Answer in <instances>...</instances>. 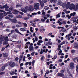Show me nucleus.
<instances>
[{
    "label": "nucleus",
    "mask_w": 78,
    "mask_h": 78,
    "mask_svg": "<svg viewBox=\"0 0 78 78\" xmlns=\"http://www.w3.org/2000/svg\"><path fill=\"white\" fill-rule=\"evenodd\" d=\"M12 37L13 38H14V39H17V38L16 37V36L15 35L13 36H12Z\"/></svg>",
    "instance_id": "obj_59"
},
{
    "label": "nucleus",
    "mask_w": 78,
    "mask_h": 78,
    "mask_svg": "<svg viewBox=\"0 0 78 78\" xmlns=\"http://www.w3.org/2000/svg\"><path fill=\"white\" fill-rule=\"evenodd\" d=\"M74 47L76 48H78V44H77L76 45L74 46Z\"/></svg>",
    "instance_id": "obj_56"
},
{
    "label": "nucleus",
    "mask_w": 78,
    "mask_h": 78,
    "mask_svg": "<svg viewBox=\"0 0 78 78\" xmlns=\"http://www.w3.org/2000/svg\"><path fill=\"white\" fill-rule=\"evenodd\" d=\"M30 30L31 32L32 33H33V27H31L30 28Z\"/></svg>",
    "instance_id": "obj_45"
},
{
    "label": "nucleus",
    "mask_w": 78,
    "mask_h": 78,
    "mask_svg": "<svg viewBox=\"0 0 78 78\" xmlns=\"http://www.w3.org/2000/svg\"><path fill=\"white\" fill-rule=\"evenodd\" d=\"M20 30L21 31H23V32H24V31H26V29L23 28H21L20 29Z\"/></svg>",
    "instance_id": "obj_20"
},
{
    "label": "nucleus",
    "mask_w": 78,
    "mask_h": 78,
    "mask_svg": "<svg viewBox=\"0 0 78 78\" xmlns=\"http://www.w3.org/2000/svg\"><path fill=\"white\" fill-rule=\"evenodd\" d=\"M70 2H68L66 5V9H68V8H70Z\"/></svg>",
    "instance_id": "obj_6"
},
{
    "label": "nucleus",
    "mask_w": 78,
    "mask_h": 78,
    "mask_svg": "<svg viewBox=\"0 0 78 78\" xmlns=\"http://www.w3.org/2000/svg\"><path fill=\"white\" fill-rule=\"evenodd\" d=\"M45 16H46L48 18L50 16V15L49 14H48L47 15H45Z\"/></svg>",
    "instance_id": "obj_55"
},
{
    "label": "nucleus",
    "mask_w": 78,
    "mask_h": 78,
    "mask_svg": "<svg viewBox=\"0 0 78 78\" xmlns=\"http://www.w3.org/2000/svg\"><path fill=\"white\" fill-rule=\"evenodd\" d=\"M7 13L6 12H4L3 13V15H4V16H7Z\"/></svg>",
    "instance_id": "obj_46"
},
{
    "label": "nucleus",
    "mask_w": 78,
    "mask_h": 78,
    "mask_svg": "<svg viewBox=\"0 0 78 78\" xmlns=\"http://www.w3.org/2000/svg\"><path fill=\"white\" fill-rule=\"evenodd\" d=\"M58 29H60V28H62V29L61 30V31H60V32H61V31H63V30H64V28L63 27H58Z\"/></svg>",
    "instance_id": "obj_26"
},
{
    "label": "nucleus",
    "mask_w": 78,
    "mask_h": 78,
    "mask_svg": "<svg viewBox=\"0 0 78 78\" xmlns=\"http://www.w3.org/2000/svg\"><path fill=\"white\" fill-rule=\"evenodd\" d=\"M4 40L5 41H8L9 40H8V37L6 36L5 37H4Z\"/></svg>",
    "instance_id": "obj_21"
},
{
    "label": "nucleus",
    "mask_w": 78,
    "mask_h": 78,
    "mask_svg": "<svg viewBox=\"0 0 78 78\" xmlns=\"http://www.w3.org/2000/svg\"><path fill=\"white\" fill-rule=\"evenodd\" d=\"M3 55L4 57H8V54L7 53H3Z\"/></svg>",
    "instance_id": "obj_22"
},
{
    "label": "nucleus",
    "mask_w": 78,
    "mask_h": 78,
    "mask_svg": "<svg viewBox=\"0 0 78 78\" xmlns=\"http://www.w3.org/2000/svg\"><path fill=\"white\" fill-rule=\"evenodd\" d=\"M56 58H57V56L56 55V56H54V57L52 58V59H53V60L55 61V59H56Z\"/></svg>",
    "instance_id": "obj_35"
},
{
    "label": "nucleus",
    "mask_w": 78,
    "mask_h": 78,
    "mask_svg": "<svg viewBox=\"0 0 78 78\" xmlns=\"http://www.w3.org/2000/svg\"><path fill=\"white\" fill-rule=\"evenodd\" d=\"M9 64L10 67H14L15 66V63L14 62H10Z\"/></svg>",
    "instance_id": "obj_9"
},
{
    "label": "nucleus",
    "mask_w": 78,
    "mask_h": 78,
    "mask_svg": "<svg viewBox=\"0 0 78 78\" xmlns=\"http://www.w3.org/2000/svg\"><path fill=\"white\" fill-rule=\"evenodd\" d=\"M66 22H67L66 21H64L62 22V24H63V25L66 24Z\"/></svg>",
    "instance_id": "obj_42"
},
{
    "label": "nucleus",
    "mask_w": 78,
    "mask_h": 78,
    "mask_svg": "<svg viewBox=\"0 0 78 78\" xmlns=\"http://www.w3.org/2000/svg\"><path fill=\"white\" fill-rule=\"evenodd\" d=\"M3 13H0V19H2L3 18Z\"/></svg>",
    "instance_id": "obj_18"
},
{
    "label": "nucleus",
    "mask_w": 78,
    "mask_h": 78,
    "mask_svg": "<svg viewBox=\"0 0 78 78\" xmlns=\"http://www.w3.org/2000/svg\"><path fill=\"white\" fill-rule=\"evenodd\" d=\"M12 42H16L15 44H20L21 43V41H12Z\"/></svg>",
    "instance_id": "obj_15"
},
{
    "label": "nucleus",
    "mask_w": 78,
    "mask_h": 78,
    "mask_svg": "<svg viewBox=\"0 0 78 78\" xmlns=\"http://www.w3.org/2000/svg\"><path fill=\"white\" fill-rule=\"evenodd\" d=\"M16 18H22V17L20 16V15H17L16 16Z\"/></svg>",
    "instance_id": "obj_37"
},
{
    "label": "nucleus",
    "mask_w": 78,
    "mask_h": 78,
    "mask_svg": "<svg viewBox=\"0 0 78 78\" xmlns=\"http://www.w3.org/2000/svg\"><path fill=\"white\" fill-rule=\"evenodd\" d=\"M57 2V0H51L50 2L51 3H56Z\"/></svg>",
    "instance_id": "obj_19"
},
{
    "label": "nucleus",
    "mask_w": 78,
    "mask_h": 78,
    "mask_svg": "<svg viewBox=\"0 0 78 78\" xmlns=\"http://www.w3.org/2000/svg\"><path fill=\"white\" fill-rule=\"evenodd\" d=\"M60 15H61V13H58L57 15H56V19H57V18H59V17H61V16H60Z\"/></svg>",
    "instance_id": "obj_25"
},
{
    "label": "nucleus",
    "mask_w": 78,
    "mask_h": 78,
    "mask_svg": "<svg viewBox=\"0 0 78 78\" xmlns=\"http://www.w3.org/2000/svg\"><path fill=\"white\" fill-rule=\"evenodd\" d=\"M32 16H34V15H37V13H32Z\"/></svg>",
    "instance_id": "obj_62"
},
{
    "label": "nucleus",
    "mask_w": 78,
    "mask_h": 78,
    "mask_svg": "<svg viewBox=\"0 0 78 78\" xmlns=\"http://www.w3.org/2000/svg\"><path fill=\"white\" fill-rule=\"evenodd\" d=\"M9 74L11 75H17V73L13 71H11L9 73Z\"/></svg>",
    "instance_id": "obj_11"
},
{
    "label": "nucleus",
    "mask_w": 78,
    "mask_h": 78,
    "mask_svg": "<svg viewBox=\"0 0 78 78\" xmlns=\"http://www.w3.org/2000/svg\"><path fill=\"white\" fill-rule=\"evenodd\" d=\"M22 58H23V55H21L20 58V60H19L20 62V61H21V60L22 59Z\"/></svg>",
    "instance_id": "obj_30"
},
{
    "label": "nucleus",
    "mask_w": 78,
    "mask_h": 78,
    "mask_svg": "<svg viewBox=\"0 0 78 78\" xmlns=\"http://www.w3.org/2000/svg\"><path fill=\"white\" fill-rule=\"evenodd\" d=\"M76 70L77 72H78V65H77L76 67Z\"/></svg>",
    "instance_id": "obj_64"
},
{
    "label": "nucleus",
    "mask_w": 78,
    "mask_h": 78,
    "mask_svg": "<svg viewBox=\"0 0 78 78\" xmlns=\"http://www.w3.org/2000/svg\"><path fill=\"white\" fill-rule=\"evenodd\" d=\"M15 61H18L19 60V58L17 57H16L15 58Z\"/></svg>",
    "instance_id": "obj_63"
},
{
    "label": "nucleus",
    "mask_w": 78,
    "mask_h": 78,
    "mask_svg": "<svg viewBox=\"0 0 78 78\" xmlns=\"http://www.w3.org/2000/svg\"><path fill=\"white\" fill-rule=\"evenodd\" d=\"M34 9L37 10L39 9V6H40V4L39 3H35L34 4Z\"/></svg>",
    "instance_id": "obj_2"
},
{
    "label": "nucleus",
    "mask_w": 78,
    "mask_h": 78,
    "mask_svg": "<svg viewBox=\"0 0 78 78\" xmlns=\"http://www.w3.org/2000/svg\"><path fill=\"white\" fill-rule=\"evenodd\" d=\"M8 66V64H7V65H6L2 66L1 68V69H0V71H3L4 70H5V67H7V66Z\"/></svg>",
    "instance_id": "obj_5"
},
{
    "label": "nucleus",
    "mask_w": 78,
    "mask_h": 78,
    "mask_svg": "<svg viewBox=\"0 0 78 78\" xmlns=\"http://www.w3.org/2000/svg\"><path fill=\"white\" fill-rule=\"evenodd\" d=\"M19 12V11L16 10H14V12H13L12 13L13 14H18V13Z\"/></svg>",
    "instance_id": "obj_12"
},
{
    "label": "nucleus",
    "mask_w": 78,
    "mask_h": 78,
    "mask_svg": "<svg viewBox=\"0 0 78 78\" xmlns=\"http://www.w3.org/2000/svg\"><path fill=\"white\" fill-rule=\"evenodd\" d=\"M44 57L43 56L41 58V61H44Z\"/></svg>",
    "instance_id": "obj_47"
},
{
    "label": "nucleus",
    "mask_w": 78,
    "mask_h": 78,
    "mask_svg": "<svg viewBox=\"0 0 78 78\" xmlns=\"http://www.w3.org/2000/svg\"><path fill=\"white\" fill-rule=\"evenodd\" d=\"M0 41H4V36L1 35L0 37Z\"/></svg>",
    "instance_id": "obj_14"
},
{
    "label": "nucleus",
    "mask_w": 78,
    "mask_h": 78,
    "mask_svg": "<svg viewBox=\"0 0 78 78\" xmlns=\"http://www.w3.org/2000/svg\"><path fill=\"white\" fill-rule=\"evenodd\" d=\"M2 8H3H3H9V6L8 5L6 4L5 5L3 6H2Z\"/></svg>",
    "instance_id": "obj_17"
},
{
    "label": "nucleus",
    "mask_w": 78,
    "mask_h": 78,
    "mask_svg": "<svg viewBox=\"0 0 78 78\" xmlns=\"http://www.w3.org/2000/svg\"><path fill=\"white\" fill-rule=\"evenodd\" d=\"M9 11H9V12H11V11H13V7H10L9 9Z\"/></svg>",
    "instance_id": "obj_27"
},
{
    "label": "nucleus",
    "mask_w": 78,
    "mask_h": 78,
    "mask_svg": "<svg viewBox=\"0 0 78 78\" xmlns=\"http://www.w3.org/2000/svg\"><path fill=\"white\" fill-rule=\"evenodd\" d=\"M35 23H33L31 24V25L32 26H33V27H36V25H35Z\"/></svg>",
    "instance_id": "obj_40"
},
{
    "label": "nucleus",
    "mask_w": 78,
    "mask_h": 78,
    "mask_svg": "<svg viewBox=\"0 0 78 78\" xmlns=\"http://www.w3.org/2000/svg\"><path fill=\"white\" fill-rule=\"evenodd\" d=\"M22 6V5H21L17 4L16 5V8H19L20 7H21Z\"/></svg>",
    "instance_id": "obj_32"
},
{
    "label": "nucleus",
    "mask_w": 78,
    "mask_h": 78,
    "mask_svg": "<svg viewBox=\"0 0 78 78\" xmlns=\"http://www.w3.org/2000/svg\"><path fill=\"white\" fill-rule=\"evenodd\" d=\"M5 11H8L9 12V11H10L8 8H5Z\"/></svg>",
    "instance_id": "obj_44"
},
{
    "label": "nucleus",
    "mask_w": 78,
    "mask_h": 78,
    "mask_svg": "<svg viewBox=\"0 0 78 78\" xmlns=\"http://www.w3.org/2000/svg\"><path fill=\"white\" fill-rule=\"evenodd\" d=\"M73 29L74 30V31H76L77 30L78 28L76 26H74L73 27Z\"/></svg>",
    "instance_id": "obj_24"
},
{
    "label": "nucleus",
    "mask_w": 78,
    "mask_h": 78,
    "mask_svg": "<svg viewBox=\"0 0 78 78\" xmlns=\"http://www.w3.org/2000/svg\"><path fill=\"white\" fill-rule=\"evenodd\" d=\"M58 76L62 77V76H64V74L62 73H59L58 74Z\"/></svg>",
    "instance_id": "obj_13"
},
{
    "label": "nucleus",
    "mask_w": 78,
    "mask_h": 78,
    "mask_svg": "<svg viewBox=\"0 0 78 78\" xmlns=\"http://www.w3.org/2000/svg\"><path fill=\"white\" fill-rule=\"evenodd\" d=\"M12 78H17V76H12Z\"/></svg>",
    "instance_id": "obj_60"
},
{
    "label": "nucleus",
    "mask_w": 78,
    "mask_h": 78,
    "mask_svg": "<svg viewBox=\"0 0 78 78\" xmlns=\"http://www.w3.org/2000/svg\"><path fill=\"white\" fill-rule=\"evenodd\" d=\"M70 66L71 69H73L74 67V63L72 62L70 63Z\"/></svg>",
    "instance_id": "obj_10"
},
{
    "label": "nucleus",
    "mask_w": 78,
    "mask_h": 78,
    "mask_svg": "<svg viewBox=\"0 0 78 78\" xmlns=\"http://www.w3.org/2000/svg\"><path fill=\"white\" fill-rule=\"evenodd\" d=\"M41 21L43 22H44L45 21V20L44 19H42L41 20Z\"/></svg>",
    "instance_id": "obj_61"
},
{
    "label": "nucleus",
    "mask_w": 78,
    "mask_h": 78,
    "mask_svg": "<svg viewBox=\"0 0 78 78\" xmlns=\"http://www.w3.org/2000/svg\"><path fill=\"white\" fill-rule=\"evenodd\" d=\"M20 10L22 12H23L24 13H26L28 11H33V7L32 6L30 5L29 7H25V9L23 8H22Z\"/></svg>",
    "instance_id": "obj_1"
},
{
    "label": "nucleus",
    "mask_w": 78,
    "mask_h": 78,
    "mask_svg": "<svg viewBox=\"0 0 78 78\" xmlns=\"http://www.w3.org/2000/svg\"><path fill=\"white\" fill-rule=\"evenodd\" d=\"M42 12H43L42 13V14L43 15H45V10H43L42 11Z\"/></svg>",
    "instance_id": "obj_38"
},
{
    "label": "nucleus",
    "mask_w": 78,
    "mask_h": 78,
    "mask_svg": "<svg viewBox=\"0 0 78 78\" xmlns=\"http://www.w3.org/2000/svg\"><path fill=\"white\" fill-rule=\"evenodd\" d=\"M67 17H68V19H70L71 18V16L69 15H67L66 16Z\"/></svg>",
    "instance_id": "obj_39"
},
{
    "label": "nucleus",
    "mask_w": 78,
    "mask_h": 78,
    "mask_svg": "<svg viewBox=\"0 0 78 78\" xmlns=\"http://www.w3.org/2000/svg\"><path fill=\"white\" fill-rule=\"evenodd\" d=\"M49 69H53V64H50L49 66Z\"/></svg>",
    "instance_id": "obj_36"
},
{
    "label": "nucleus",
    "mask_w": 78,
    "mask_h": 78,
    "mask_svg": "<svg viewBox=\"0 0 78 78\" xmlns=\"http://www.w3.org/2000/svg\"><path fill=\"white\" fill-rule=\"evenodd\" d=\"M5 72H1L0 73V75H3V74H5Z\"/></svg>",
    "instance_id": "obj_52"
},
{
    "label": "nucleus",
    "mask_w": 78,
    "mask_h": 78,
    "mask_svg": "<svg viewBox=\"0 0 78 78\" xmlns=\"http://www.w3.org/2000/svg\"><path fill=\"white\" fill-rule=\"evenodd\" d=\"M75 5L73 4H71L70 5V6L69 7V9H71L72 10V9H75Z\"/></svg>",
    "instance_id": "obj_4"
},
{
    "label": "nucleus",
    "mask_w": 78,
    "mask_h": 78,
    "mask_svg": "<svg viewBox=\"0 0 78 78\" xmlns=\"http://www.w3.org/2000/svg\"><path fill=\"white\" fill-rule=\"evenodd\" d=\"M39 2H40L41 7V8H43V7H44V4L43 3V2L41 0H39Z\"/></svg>",
    "instance_id": "obj_8"
},
{
    "label": "nucleus",
    "mask_w": 78,
    "mask_h": 78,
    "mask_svg": "<svg viewBox=\"0 0 78 78\" xmlns=\"http://www.w3.org/2000/svg\"><path fill=\"white\" fill-rule=\"evenodd\" d=\"M76 14V12H73V13H71L70 14V16H75V15Z\"/></svg>",
    "instance_id": "obj_31"
},
{
    "label": "nucleus",
    "mask_w": 78,
    "mask_h": 78,
    "mask_svg": "<svg viewBox=\"0 0 78 78\" xmlns=\"http://www.w3.org/2000/svg\"><path fill=\"white\" fill-rule=\"evenodd\" d=\"M38 42H39V43H42V42H43V41L42 40H39L38 41Z\"/></svg>",
    "instance_id": "obj_50"
},
{
    "label": "nucleus",
    "mask_w": 78,
    "mask_h": 78,
    "mask_svg": "<svg viewBox=\"0 0 78 78\" xmlns=\"http://www.w3.org/2000/svg\"><path fill=\"white\" fill-rule=\"evenodd\" d=\"M35 63V60H33L32 63V66H33V65Z\"/></svg>",
    "instance_id": "obj_41"
},
{
    "label": "nucleus",
    "mask_w": 78,
    "mask_h": 78,
    "mask_svg": "<svg viewBox=\"0 0 78 78\" xmlns=\"http://www.w3.org/2000/svg\"><path fill=\"white\" fill-rule=\"evenodd\" d=\"M75 51L74 50H71V52L72 53H75Z\"/></svg>",
    "instance_id": "obj_58"
},
{
    "label": "nucleus",
    "mask_w": 78,
    "mask_h": 78,
    "mask_svg": "<svg viewBox=\"0 0 78 78\" xmlns=\"http://www.w3.org/2000/svg\"><path fill=\"white\" fill-rule=\"evenodd\" d=\"M5 19H9L11 22H12V23H17V20H14L13 19H11L10 17H9L8 16H6L5 17Z\"/></svg>",
    "instance_id": "obj_3"
},
{
    "label": "nucleus",
    "mask_w": 78,
    "mask_h": 78,
    "mask_svg": "<svg viewBox=\"0 0 78 78\" xmlns=\"http://www.w3.org/2000/svg\"><path fill=\"white\" fill-rule=\"evenodd\" d=\"M8 44V41H5L3 42V45H7Z\"/></svg>",
    "instance_id": "obj_29"
},
{
    "label": "nucleus",
    "mask_w": 78,
    "mask_h": 78,
    "mask_svg": "<svg viewBox=\"0 0 78 78\" xmlns=\"http://www.w3.org/2000/svg\"><path fill=\"white\" fill-rule=\"evenodd\" d=\"M44 9H45V10H48L49 9V7L47 6H45L44 7Z\"/></svg>",
    "instance_id": "obj_33"
},
{
    "label": "nucleus",
    "mask_w": 78,
    "mask_h": 78,
    "mask_svg": "<svg viewBox=\"0 0 78 78\" xmlns=\"http://www.w3.org/2000/svg\"><path fill=\"white\" fill-rule=\"evenodd\" d=\"M25 2L26 3L29 2L30 3H32L33 2V0H25Z\"/></svg>",
    "instance_id": "obj_16"
},
{
    "label": "nucleus",
    "mask_w": 78,
    "mask_h": 78,
    "mask_svg": "<svg viewBox=\"0 0 78 78\" xmlns=\"http://www.w3.org/2000/svg\"><path fill=\"white\" fill-rule=\"evenodd\" d=\"M25 46L26 47H25V48H28V47L29 46V44H26L25 45Z\"/></svg>",
    "instance_id": "obj_51"
},
{
    "label": "nucleus",
    "mask_w": 78,
    "mask_h": 78,
    "mask_svg": "<svg viewBox=\"0 0 78 78\" xmlns=\"http://www.w3.org/2000/svg\"><path fill=\"white\" fill-rule=\"evenodd\" d=\"M34 53H35V52H34L32 53H31V56H33L34 55Z\"/></svg>",
    "instance_id": "obj_48"
},
{
    "label": "nucleus",
    "mask_w": 78,
    "mask_h": 78,
    "mask_svg": "<svg viewBox=\"0 0 78 78\" xmlns=\"http://www.w3.org/2000/svg\"><path fill=\"white\" fill-rule=\"evenodd\" d=\"M29 19V17H26L24 18V20H28V19Z\"/></svg>",
    "instance_id": "obj_53"
},
{
    "label": "nucleus",
    "mask_w": 78,
    "mask_h": 78,
    "mask_svg": "<svg viewBox=\"0 0 78 78\" xmlns=\"http://www.w3.org/2000/svg\"><path fill=\"white\" fill-rule=\"evenodd\" d=\"M15 31L16 33H18V34H20V35H21V36H23V34H22L19 31V30H18V29H15Z\"/></svg>",
    "instance_id": "obj_7"
},
{
    "label": "nucleus",
    "mask_w": 78,
    "mask_h": 78,
    "mask_svg": "<svg viewBox=\"0 0 78 78\" xmlns=\"http://www.w3.org/2000/svg\"><path fill=\"white\" fill-rule=\"evenodd\" d=\"M61 3H62V2L61 0H59L57 2V4L58 5H60Z\"/></svg>",
    "instance_id": "obj_28"
},
{
    "label": "nucleus",
    "mask_w": 78,
    "mask_h": 78,
    "mask_svg": "<svg viewBox=\"0 0 78 78\" xmlns=\"http://www.w3.org/2000/svg\"><path fill=\"white\" fill-rule=\"evenodd\" d=\"M29 50L30 51H33V47L31 46H30Z\"/></svg>",
    "instance_id": "obj_23"
},
{
    "label": "nucleus",
    "mask_w": 78,
    "mask_h": 78,
    "mask_svg": "<svg viewBox=\"0 0 78 78\" xmlns=\"http://www.w3.org/2000/svg\"><path fill=\"white\" fill-rule=\"evenodd\" d=\"M48 44L49 45H51L52 44V42L50 41L48 42Z\"/></svg>",
    "instance_id": "obj_54"
},
{
    "label": "nucleus",
    "mask_w": 78,
    "mask_h": 78,
    "mask_svg": "<svg viewBox=\"0 0 78 78\" xmlns=\"http://www.w3.org/2000/svg\"><path fill=\"white\" fill-rule=\"evenodd\" d=\"M72 59L73 61H76V60H77V58H72Z\"/></svg>",
    "instance_id": "obj_43"
},
{
    "label": "nucleus",
    "mask_w": 78,
    "mask_h": 78,
    "mask_svg": "<svg viewBox=\"0 0 78 78\" xmlns=\"http://www.w3.org/2000/svg\"><path fill=\"white\" fill-rule=\"evenodd\" d=\"M35 41L37 42L38 41V38L36 37V36H35Z\"/></svg>",
    "instance_id": "obj_49"
},
{
    "label": "nucleus",
    "mask_w": 78,
    "mask_h": 78,
    "mask_svg": "<svg viewBox=\"0 0 78 78\" xmlns=\"http://www.w3.org/2000/svg\"><path fill=\"white\" fill-rule=\"evenodd\" d=\"M50 73V71L48 70L46 73H45V74H48V73Z\"/></svg>",
    "instance_id": "obj_57"
},
{
    "label": "nucleus",
    "mask_w": 78,
    "mask_h": 78,
    "mask_svg": "<svg viewBox=\"0 0 78 78\" xmlns=\"http://www.w3.org/2000/svg\"><path fill=\"white\" fill-rule=\"evenodd\" d=\"M8 17H11V18H13V17H14L13 15H11V14L8 15Z\"/></svg>",
    "instance_id": "obj_34"
}]
</instances>
